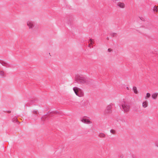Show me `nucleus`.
<instances>
[{
    "mask_svg": "<svg viewBox=\"0 0 158 158\" xmlns=\"http://www.w3.org/2000/svg\"><path fill=\"white\" fill-rule=\"evenodd\" d=\"M117 35V33L115 32H112L110 34V35L112 37L116 36Z\"/></svg>",
    "mask_w": 158,
    "mask_h": 158,
    "instance_id": "4468645a",
    "label": "nucleus"
},
{
    "mask_svg": "<svg viewBox=\"0 0 158 158\" xmlns=\"http://www.w3.org/2000/svg\"><path fill=\"white\" fill-rule=\"evenodd\" d=\"M27 24L30 29H32L34 27V23L31 21H28L27 22Z\"/></svg>",
    "mask_w": 158,
    "mask_h": 158,
    "instance_id": "39448f33",
    "label": "nucleus"
},
{
    "mask_svg": "<svg viewBox=\"0 0 158 158\" xmlns=\"http://www.w3.org/2000/svg\"><path fill=\"white\" fill-rule=\"evenodd\" d=\"M75 80L77 82L82 85H88L91 83V80L90 79L78 75L76 76Z\"/></svg>",
    "mask_w": 158,
    "mask_h": 158,
    "instance_id": "f257e3e1",
    "label": "nucleus"
},
{
    "mask_svg": "<svg viewBox=\"0 0 158 158\" xmlns=\"http://www.w3.org/2000/svg\"><path fill=\"white\" fill-rule=\"evenodd\" d=\"M155 145L156 147L158 148V141H157L155 142Z\"/></svg>",
    "mask_w": 158,
    "mask_h": 158,
    "instance_id": "a211bd4d",
    "label": "nucleus"
},
{
    "mask_svg": "<svg viewBox=\"0 0 158 158\" xmlns=\"http://www.w3.org/2000/svg\"><path fill=\"white\" fill-rule=\"evenodd\" d=\"M81 121L82 123L85 124H90L92 123L91 122L89 119L85 118H81Z\"/></svg>",
    "mask_w": 158,
    "mask_h": 158,
    "instance_id": "423d86ee",
    "label": "nucleus"
},
{
    "mask_svg": "<svg viewBox=\"0 0 158 158\" xmlns=\"http://www.w3.org/2000/svg\"><path fill=\"white\" fill-rule=\"evenodd\" d=\"M33 114H37V111L34 110V111H33Z\"/></svg>",
    "mask_w": 158,
    "mask_h": 158,
    "instance_id": "aec40b11",
    "label": "nucleus"
},
{
    "mask_svg": "<svg viewBox=\"0 0 158 158\" xmlns=\"http://www.w3.org/2000/svg\"><path fill=\"white\" fill-rule=\"evenodd\" d=\"M121 106L123 110L125 112H127L130 111L131 108L130 104L123 101L122 102Z\"/></svg>",
    "mask_w": 158,
    "mask_h": 158,
    "instance_id": "f03ea898",
    "label": "nucleus"
},
{
    "mask_svg": "<svg viewBox=\"0 0 158 158\" xmlns=\"http://www.w3.org/2000/svg\"><path fill=\"white\" fill-rule=\"evenodd\" d=\"M133 90L134 91V92L135 94H137L138 93V91L137 89V88L135 86H134L133 88Z\"/></svg>",
    "mask_w": 158,
    "mask_h": 158,
    "instance_id": "9d476101",
    "label": "nucleus"
},
{
    "mask_svg": "<svg viewBox=\"0 0 158 158\" xmlns=\"http://www.w3.org/2000/svg\"><path fill=\"white\" fill-rule=\"evenodd\" d=\"M112 51V50L110 48H109L108 49V51L109 52H110Z\"/></svg>",
    "mask_w": 158,
    "mask_h": 158,
    "instance_id": "6ab92c4d",
    "label": "nucleus"
},
{
    "mask_svg": "<svg viewBox=\"0 0 158 158\" xmlns=\"http://www.w3.org/2000/svg\"><path fill=\"white\" fill-rule=\"evenodd\" d=\"M153 10L154 12H157V8L156 6H154Z\"/></svg>",
    "mask_w": 158,
    "mask_h": 158,
    "instance_id": "dca6fc26",
    "label": "nucleus"
},
{
    "mask_svg": "<svg viewBox=\"0 0 158 158\" xmlns=\"http://www.w3.org/2000/svg\"><path fill=\"white\" fill-rule=\"evenodd\" d=\"M110 132L113 135H114L116 133V130L113 129H111L110 131Z\"/></svg>",
    "mask_w": 158,
    "mask_h": 158,
    "instance_id": "f8f14e48",
    "label": "nucleus"
},
{
    "mask_svg": "<svg viewBox=\"0 0 158 158\" xmlns=\"http://www.w3.org/2000/svg\"><path fill=\"white\" fill-rule=\"evenodd\" d=\"M150 96H151L150 94L149 93H147L146 94V97H145V98L146 99H147L149 98H150Z\"/></svg>",
    "mask_w": 158,
    "mask_h": 158,
    "instance_id": "2eb2a0df",
    "label": "nucleus"
},
{
    "mask_svg": "<svg viewBox=\"0 0 158 158\" xmlns=\"http://www.w3.org/2000/svg\"><path fill=\"white\" fill-rule=\"evenodd\" d=\"M89 42H88L89 43Z\"/></svg>",
    "mask_w": 158,
    "mask_h": 158,
    "instance_id": "5701e85b",
    "label": "nucleus"
},
{
    "mask_svg": "<svg viewBox=\"0 0 158 158\" xmlns=\"http://www.w3.org/2000/svg\"><path fill=\"white\" fill-rule=\"evenodd\" d=\"M99 136L101 138H105L106 136V135L103 133H100Z\"/></svg>",
    "mask_w": 158,
    "mask_h": 158,
    "instance_id": "9b49d317",
    "label": "nucleus"
},
{
    "mask_svg": "<svg viewBox=\"0 0 158 158\" xmlns=\"http://www.w3.org/2000/svg\"><path fill=\"white\" fill-rule=\"evenodd\" d=\"M148 106V102L147 101H143L142 103V107L143 108H146Z\"/></svg>",
    "mask_w": 158,
    "mask_h": 158,
    "instance_id": "1a4fd4ad",
    "label": "nucleus"
},
{
    "mask_svg": "<svg viewBox=\"0 0 158 158\" xmlns=\"http://www.w3.org/2000/svg\"><path fill=\"white\" fill-rule=\"evenodd\" d=\"M5 73L4 71H0V75L2 76V77H4L5 76Z\"/></svg>",
    "mask_w": 158,
    "mask_h": 158,
    "instance_id": "ddd939ff",
    "label": "nucleus"
},
{
    "mask_svg": "<svg viewBox=\"0 0 158 158\" xmlns=\"http://www.w3.org/2000/svg\"><path fill=\"white\" fill-rule=\"evenodd\" d=\"M158 96V93H154L152 95V98L153 99L156 100L157 99Z\"/></svg>",
    "mask_w": 158,
    "mask_h": 158,
    "instance_id": "0eeeda50",
    "label": "nucleus"
},
{
    "mask_svg": "<svg viewBox=\"0 0 158 158\" xmlns=\"http://www.w3.org/2000/svg\"><path fill=\"white\" fill-rule=\"evenodd\" d=\"M73 90L77 96L79 97H82L84 96V93L81 89L75 87L73 88Z\"/></svg>",
    "mask_w": 158,
    "mask_h": 158,
    "instance_id": "7ed1b4c3",
    "label": "nucleus"
},
{
    "mask_svg": "<svg viewBox=\"0 0 158 158\" xmlns=\"http://www.w3.org/2000/svg\"><path fill=\"white\" fill-rule=\"evenodd\" d=\"M113 105V104L110 103L106 106L104 111V113L105 114L111 113L112 112V108Z\"/></svg>",
    "mask_w": 158,
    "mask_h": 158,
    "instance_id": "20e7f679",
    "label": "nucleus"
},
{
    "mask_svg": "<svg viewBox=\"0 0 158 158\" xmlns=\"http://www.w3.org/2000/svg\"><path fill=\"white\" fill-rule=\"evenodd\" d=\"M89 41H90V44H91H91H94V41H93V40L91 39H90L89 40Z\"/></svg>",
    "mask_w": 158,
    "mask_h": 158,
    "instance_id": "f3484780",
    "label": "nucleus"
},
{
    "mask_svg": "<svg viewBox=\"0 0 158 158\" xmlns=\"http://www.w3.org/2000/svg\"><path fill=\"white\" fill-rule=\"evenodd\" d=\"M117 5L120 8H123L125 7V5L123 3L118 2V3Z\"/></svg>",
    "mask_w": 158,
    "mask_h": 158,
    "instance_id": "6e6552de",
    "label": "nucleus"
},
{
    "mask_svg": "<svg viewBox=\"0 0 158 158\" xmlns=\"http://www.w3.org/2000/svg\"><path fill=\"white\" fill-rule=\"evenodd\" d=\"M91 44H89V45H88V47H90V48H91Z\"/></svg>",
    "mask_w": 158,
    "mask_h": 158,
    "instance_id": "412c9836",
    "label": "nucleus"
},
{
    "mask_svg": "<svg viewBox=\"0 0 158 158\" xmlns=\"http://www.w3.org/2000/svg\"><path fill=\"white\" fill-rule=\"evenodd\" d=\"M126 89L127 90H129V88L128 87H126Z\"/></svg>",
    "mask_w": 158,
    "mask_h": 158,
    "instance_id": "4be33fe9",
    "label": "nucleus"
}]
</instances>
